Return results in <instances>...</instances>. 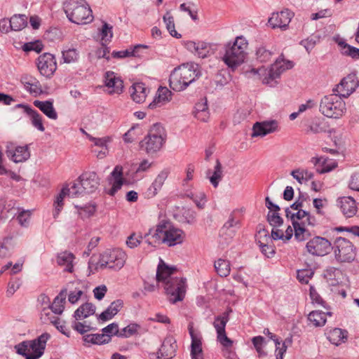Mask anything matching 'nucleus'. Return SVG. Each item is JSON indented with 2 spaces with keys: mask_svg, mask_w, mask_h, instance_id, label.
<instances>
[{
  "mask_svg": "<svg viewBox=\"0 0 359 359\" xmlns=\"http://www.w3.org/2000/svg\"><path fill=\"white\" fill-rule=\"evenodd\" d=\"M319 41L320 37L318 36L312 35L306 39L302 40L300 44L305 48L308 53H310Z\"/></svg>",
  "mask_w": 359,
  "mask_h": 359,
  "instance_id": "obj_59",
  "label": "nucleus"
},
{
  "mask_svg": "<svg viewBox=\"0 0 359 359\" xmlns=\"http://www.w3.org/2000/svg\"><path fill=\"white\" fill-rule=\"evenodd\" d=\"M177 344L175 340L171 338H166L161 348L158 353L161 355L159 358L163 359H170L175 355Z\"/></svg>",
  "mask_w": 359,
  "mask_h": 359,
  "instance_id": "obj_29",
  "label": "nucleus"
},
{
  "mask_svg": "<svg viewBox=\"0 0 359 359\" xmlns=\"http://www.w3.org/2000/svg\"><path fill=\"white\" fill-rule=\"evenodd\" d=\"M6 154L9 159L16 163L26 161L30 157L28 145L15 147L9 143L6 146Z\"/></svg>",
  "mask_w": 359,
  "mask_h": 359,
  "instance_id": "obj_18",
  "label": "nucleus"
},
{
  "mask_svg": "<svg viewBox=\"0 0 359 359\" xmlns=\"http://www.w3.org/2000/svg\"><path fill=\"white\" fill-rule=\"evenodd\" d=\"M236 232L237 231H234L233 229H230L225 225H223V226L220 229L219 236L222 238L224 240V243L226 244H228L235 236Z\"/></svg>",
  "mask_w": 359,
  "mask_h": 359,
  "instance_id": "obj_58",
  "label": "nucleus"
},
{
  "mask_svg": "<svg viewBox=\"0 0 359 359\" xmlns=\"http://www.w3.org/2000/svg\"><path fill=\"white\" fill-rule=\"evenodd\" d=\"M123 306V302L121 299H116L111 303L105 311L99 315L98 319L102 321H107L111 319Z\"/></svg>",
  "mask_w": 359,
  "mask_h": 359,
  "instance_id": "obj_33",
  "label": "nucleus"
},
{
  "mask_svg": "<svg viewBox=\"0 0 359 359\" xmlns=\"http://www.w3.org/2000/svg\"><path fill=\"white\" fill-rule=\"evenodd\" d=\"M177 271L175 266H170L166 264L162 259H160L156 270V280L158 282H164L173 278L171 276Z\"/></svg>",
  "mask_w": 359,
  "mask_h": 359,
  "instance_id": "obj_28",
  "label": "nucleus"
},
{
  "mask_svg": "<svg viewBox=\"0 0 359 359\" xmlns=\"http://www.w3.org/2000/svg\"><path fill=\"white\" fill-rule=\"evenodd\" d=\"M346 110L345 102L337 93L325 95L320 100L319 111L327 118H339Z\"/></svg>",
  "mask_w": 359,
  "mask_h": 359,
  "instance_id": "obj_6",
  "label": "nucleus"
},
{
  "mask_svg": "<svg viewBox=\"0 0 359 359\" xmlns=\"http://www.w3.org/2000/svg\"><path fill=\"white\" fill-rule=\"evenodd\" d=\"M338 45L341 47V52L343 55L350 56L353 59H359V48L350 46L343 41H339Z\"/></svg>",
  "mask_w": 359,
  "mask_h": 359,
  "instance_id": "obj_46",
  "label": "nucleus"
},
{
  "mask_svg": "<svg viewBox=\"0 0 359 359\" xmlns=\"http://www.w3.org/2000/svg\"><path fill=\"white\" fill-rule=\"evenodd\" d=\"M248 46V41L243 36H237L233 41L224 45L222 61L231 70H235L245 62Z\"/></svg>",
  "mask_w": 359,
  "mask_h": 359,
  "instance_id": "obj_3",
  "label": "nucleus"
},
{
  "mask_svg": "<svg viewBox=\"0 0 359 359\" xmlns=\"http://www.w3.org/2000/svg\"><path fill=\"white\" fill-rule=\"evenodd\" d=\"M186 278H170L165 284L168 299L171 304H175L184 299L186 293Z\"/></svg>",
  "mask_w": 359,
  "mask_h": 359,
  "instance_id": "obj_12",
  "label": "nucleus"
},
{
  "mask_svg": "<svg viewBox=\"0 0 359 359\" xmlns=\"http://www.w3.org/2000/svg\"><path fill=\"white\" fill-rule=\"evenodd\" d=\"M327 339L333 344L339 346L344 343L348 338V332L346 330L335 327L329 330L327 333Z\"/></svg>",
  "mask_w": 359,
  "mask_h": 359,
  "instance_id": "obj_31",
  "label": "nucleus"
},
{
  "mask_svg": "<svg viewBox=\"0 0 359 359\" xmlns=\"http://www.w3.org/2000/svg\"><path fill=\"white\" fill-rule=\"evenodd\" d=\"M222 178V165L219 161L217 159L216 165L215 166L213 174L209 177V180L212 185L216 188L218 187L219 182L221 181Z\"/></svg>",
  "mask_w": 359,
  "mask_h": 359,
  "instance_id": "obj_50",
  "label": "nucleus"
},
{
  "mask_svg": "<svg viewBox=\"0 0 359 359\" xmlns=\"http://www.w3.org/2000/svg\"><path fill=\"white\" fill-rule=\"evenodd\" d=\"M195 117L203 122L208 119V111L207 101L198 102L195 106Z\"/></svg>",
  "mask_w": 359,
  "mask_h": 359,
  "instance_id": "obj_45",
  "label": "nucleus"
},
{
  "mask_svg": "<svg viewBox=\"0 0 359 359\" xmlns=\"http://www.w3.org/2000/svg\"><path fill=\"white\" fill-rule=\"evenodd\" d=\"M338 203L341 211L345 217H351L356 214V203L352 197H341L339 199Z\"/></svg>",
  "mask_w": 359,
  "mask_h": 359,
  "instance_id": "obj_27",
  "label": "nucleus"
},
{
  "mask_svg": "<svg viewBox=\"0 0 359 359\" xmlns=\"http://www.w3.org/2000/svg\"><path fill=\"white\" fill-rule=\"evenodd\" d=\"M168 174L169 171L168 169H163L158 173L145 192V196L147 198H151L156 196L158 192L161 189Z\"/></svg>",
  "mask_w": 359,
  "mask_h": 359,
  "instance_id": "obj_25",
  "label": "nucleus"
},
{
  "mask_svg": "<svg viewBox=\"0 0 359 359\" xmlns=\"http://www.w3.org/2000/svg\"><path fill=\"white\" fill-rule=\"evenodd\" d=\"M313 273L311 269H301L297 271V278L300 283L306 284L312 278Z\"/></svg>",
  "mask_w": 359,
  "mask_h": 359,
  "instance_id": "obj_62",
  "label": "nucleus"
},
{
  "mask_svg": "<svg viewBox=\"0 0 359 359\" xmlns=\"http://www.w3.org/2000/svg\"><path fill=\"white\" fill-rule=\"evenodd\" d=\"M291 339H285L283 343L277 340L275 341L276 359H283V355L286 352L287 346L286 343H291Z\"/></svg>",
  "mask_w": 359,
  "mask_h": 359,
  "instance_id": "obj_60",
  "label": "nucleus"
},
{
  "mask_svg": "<svg viewBox=\"0 0 359 359\" xmlns=\"http://www.w3.org/2000/svg\"><path fill=\"white\" fill-rule=\"evenodd\" d=\"M294 66L293 62L290 60H285L281 55L276 62L271 65L269 69H259L257 72H263L264 73H259L262 75V83L264 84L273 86V82L276 83L275 80L280 77V74L287 69H292Z\"/></svg>",
  "mask_w": 359,
  "mask_h": 359,
  "instance_id": "obj_10",
  "label": "nucleus"
},
{
  "mask_svg": "<svg viewBox=\"0 0 359 359\" xmlns=\"http://www.w3.org/2000/svg\"><path fill=\"white\" fill-rule=\"evenodd\" d=\"M269 241L271 237L269 231L264 226H259L256 235V241L262 254L268 258L272 257L275 254L273 246L269 244Z\"/></svg>",
  "mask_w": 359,
  "mask_h": 359,
  "instance_id": "obj_19",
  "label": "nucleus"
},
{
  "mask_svg": "<svg viewBox=\"0 0 359 359\" xmlns=\"http://www.w3.org/2000/svg\"><path fill=\"white\" fill-rule=\"evenodd\" d=\"M75 207L78 209L79 214L82 218L90 217L96 210L95 205L93 204H86L84 206L76 205Z\"/></svg>",
  "mask_w": 359,
  "mask_h": 359,
  "instance_id": "obj_57",
  "label": "nucleus"
},
{
  "mask_svg": "<svg viewBox=\"0 0 359 359\" xmlns=\"http://www.w3.org/2000/svg\"><path fill=\"white\" fill-rule=\"evenodd\" d=\"M293 16L294 13L292 11L285 9L280 12L273 13L269 18L268 22L273 29L280 28L282 30H285Z\"/></svg>",
  "mask_w": 359,
  "mask_h": 359,
  "instance_id": "obj_17",
  "label": "nucleus"
},
{
  "mask_svg": "<svg viewBox=\"0 0 359 359\" xmlns=\"http://www.w3.org/2000/svg\"><path fill=\"white\" fill-rule=\"evenodd\" d=\"M163 20L170 34L176 39L181 38V34L177 33V32L175 30L174 18L169 11H167L166 13L163 15Z\"/></svg>",
  "mask_w": 359,
  "mask_h": 359,
  "instance_id": "obj_44",
  "label": "nucleus"
},
{
  "mask_svg": "<svg viewBox=\"0 0 359 359\" xmlns=\"http://www.w3.org/2000/svg\"><path fill=\"white\" fill-rule=\"evenodd\" d=\"M26 114L29 116L31 124L40 132L45 131L43 124V116L32 107H26Z\"/></svg>",
  "mask_w": 359,
  "mask_h": 359,
  "instance_id": "obj_37",
  "label": "nucleus"
},
{
  "mask_svg": "<svg viewBox=\"0 0 359 359\" xmlns=\"http://www.w3.org/2000/svg\"><path fill=\"white\" fill-rule=\"evenodd\" d=\"M191 339V359H203L202 350V336L199 332H195L192 323L188 326Z\"/></svg>",
  "mask_w": 359,
  "mask_h": 359,
  "instance_id": "obj_20",
  "label": "nucleus"
},
{
  "mask_svg": "<svg viewBox=\"0 0 359 359\" xmlns=\"http://www.w3.org/2000/svg\"><path fill=\"white\" fill-rule=\"evenodd\" d=\"M95 312V306L91 303H86L80 306L75 311L74 317L76 320H82L93 315Z\"/></svg>",
  "mask_w": 359,
  "mask_h": 359,
  "instance_id": "obj_38",
  "label": "nucleus"
},
{
  "mask_svg": "<svg viewBox=\"0 0 359 359\" xmlns=\"http://www.w3.org/2000/svg\"><path fill=\"white\" fill-rule=\"evenodd\" d=\"M166 133L160 123H155L149 130L147 135L140 143V147L148 154L158 151L165 142Z\"/></svg>",
  "mask_w": 359,
  "mask_h": 359,
  "instance_id": "obj_7",
  "label": "nucleus"
},
{
  "mask_svg": "<svg viewBox=\"0 0 359 359\" xmlns=\"http://www.w3.org/2000/svg\"><path fill=\"white\" fill-rule=\"evenodd\" d=\"M149 92V89L145 86L143 83H135L132 86L131 97L137 103L143 102Z\"/></svg>",
  "mask_w": 359,
  "mask_h": 359,
  "instance_id": "obj_34",
  "label": "nucleus"
},
{
  "mask_svg": "<svg viewBox=\"0 0 359 359\" xmlns=\"http://www.w3.org/2000/svg\"><path fill=\"white\" fill-rule=\"evenodd\" d=\"M273 53L266 49V48L264 46H260L257 48L256 50V57L257 60L261 62H266L269 61L271 58Z\"/></svg>",
  "mask_w": 359,
  "mask_h": 359,
  "instance_id": "obj_53",
  "label": "nucleus"
},
{
  "mask_svg": "<svg viewBox=\"0 0 359 359\" xmlns=\"http://www.w3.org/2000/svg\"><path fill=\"white\" fill-rule=\"evenodd\" d=\"M306 251L313 256H325L332 250V243L322 236H314L306 244Z\"/></svg>",
  "mask_w": 359,
  "mask_h": 359,
  "instance_id": "obj_13",
  "label": "nucleus"
},
{
  "mask_svg": "<svg viewBox=\"0 0 359 359\" xmlns=\"http://www.w3.org/2000/svg\"><path fill=\"white\" fill-rule=\"evenodd\" d=\"M27 18L25 15H14L9 20L11 30L20 31L27 26Z\"/></svg>",
  "mask_w": 359,
  "mask_h": 359,
  "instance_id": "obj_41",
  "label": "nucleus"
},
{
  "mask_svg": "<svg viewBox=\"0 0 359 359\" xmlns=\"http://www.w3.org/2000/svg\"><path fill=\"white\" fill-rule=\"evenodd\" d=\"M147 46L144 45H137L133 48H130L126 50H123L120 51H114L112 53V56L115 58H124L130 56L133 57H139V50L141 48H147Z\"/></svg>",
  "mask_w": 359,
  "mask_h": 359,
  "instance_id": "obj_40",
  "label": "nucleus"
},
{
  "mask_svg": "<svg viewBox=\"0 0 359 359\" xmlns=\"http://www.w3.org/2000/svg\"><path fill=\"white\" fill-rule=\"evenodd\" d=\"M20 82L25 89L31 95L36 96L42 94L43 90L40 82L35 77L25 74L21 76Z\"/></svg>",
  "mask_w": 359,
  "mask_h": 359,
  "instance_id": "obj_26",
  "label": "nucleus"
},
{
  "mask_svg": "<svg viewBox=\"0 0 359 359\" xmlns=\"http://www.w3.org/2000/svg\"><path fill=\"white\" fill-rule=\"evenodd\" d=\"M108 180L111 184V187L107 191V193L113 196L119 189H121L124 182L122 167L116 165L111 172Z\"/></svg>",
  "mask_w": 359,
  "mask_h": 359,
  "instance_id": "obj_22",
  "label": "nucleus"
},
{
  "mask_svg": "<svg viewBox=\"0 0 359 359\" xmlns=\"http://www.w3.org/2000/svg\"><path fill=\"white\" fill-rule=\"evenodd\" d=\"M74 255L72 252H62L57 255V263L61 266H64L65 271L72 273L73 271V261Z\"/></svg>",
  "mask_w": 359,
  "mask_h": 359,
  "instance_id": "obj_35",
  "label": "nucleus"
},
{
  "mask_svg": "<svg viewBox=\"0 0 359 359\" xmlns=\"http://www.w3.org/2000/svg\"><path fill=\"white\" fill-rule=\"evenodd\" d=\"M63 7L68 20L73 23L87 24L93 19L92 10L85 0H67Z\"/></svg>",
  "mask_w": 359,
  "mask_h": 359,
  "instance_id": "obj_4",
  "label": "nucleus"
},
{
  "mask_svg": "<svg viewBox=\"0 0 359 359\" xmlns=\"http://www.w3.org/2000/svg\"><path fill=\"white\" fill-rule=\"evenodd\" d=\"M331 316V312H323L320 311H313L308 316V320L316 327L323 326L326 323V316Z\"/></svg>",
  "mask_w": 359,
  "mask_h": 359,
  "instance_id": "obj_39",
  "label": "nucleus"
},
{
  "mask_svg": "<svg viewBox=\"0 0 359 359\" xmlns=\"http://www.w3.org/2000/svg\"><path fill=\"white\" fill-rule=\"evenodd\" d=\"M100 178L95 172H86L79 176L78 182L71 186V196L78 197L84 194H92L100 185Z\"/></svg>",
  "mask_w": 359,
  "mask_h": 359,
  "instance_id": "obj_8",
  "label": "nucleus"
},
{
  "mask_svg": "<svg viewBox=\"0 0 359 359\" xmlns=\"http://www.w3.org/2000/svg\"><path fill=\"white\" fill-rule=\"evenodd\" d=\"M308 215V211L304 210H299L297 212L291 215L292 224L294 231V238L298 241H304L307 240L311 233L309 231L305 228V223H302V221Z\"/></svg>",
  "mask_w": 359,
  "mask_h": 359,
  "instance_id": "obj_15",
  "label": "nucleus"
},
{
  "mask_svg": "<svg viewBox=\"0 0 359 359\" xmlns=\"http://www.w3.org/2000/svg\"><path fill=\"white\" fill-rule=\"evenodd\" d=\"M184 232L178 228L172 226L167 220L160 222L156 229H150L144 234L146 243L154 247L164 243L169 247L181 244L184 238Z\"/></svg>",
  "mask_w": 359,
  "mask_h": 359,
  "instance_id": "obj_1",
  "label": "nucleus"
},
{
  "mask_svg": "<svg viewBox=\"0 0 359 359\" xmlns=\"http://www.w3.org/2000/svg\"><path fill=\"white\" fill-rule=\"evenodd\" d=\"M102 332L106 336V339L108 343L111 341L113 336L119 337L118 325L116 323H112L102 329Z\"/></svg>",
  "mask_w": 359,
  "mask_h": 359,
  "instance_id": "obj_49",
  "label": "nucleus"
},
{
  "mask_svg": "<svg viewBox=\"0 0 359 359\" xmlns=\"http://www.w3.org/2000/svg\"><path fill=\"white\" fill-rule=\"evenodd\" d=\"M278 123L275 120L256 122L252 127V137H264L275 132Z\"/></svg>",
  "mask_w": 359,
  "mask_h": 359,
  "instance_id": "obj_21",
  "label": "nucleus"
},
{
  "mask_svg": "<svg viewBox=\"0 0 359 359\" xmlns=\"http://www.w3.org/2000/svg\"><path fill=\"white\" fill-rule=\"evenodd\" d=\"M186 48L200 58H205L211 54L210 45L205 41H189L185 43Z\"/></svg>",
  "mask_w": 359,
  "mask_h": 359,
  "instance_id": "obj_24",
  "label": "nucleus"
},
{
  "mask_svg": "<svg viewBox=\"0 0 359 359\" xmlns=\"http://www.w3.org/2000/svg\"><path fill=\"white\" fill-rule=\"evenodd\" d=\"M229 320L228 313H222V315L217 316L215 318L213 326L216 330L217 334L224 332L226 325Z\"/></svg>",
  "mask_w": 359,
  "mask_h": 359,
  "instance_id": "obj_48",
  "label": "nucleus"
},
{
  "mask_svg": "<svg viewBox=\"0 0 359 359\" xmlns=\"http://www.w3.org/2000/svg\"><path fill=\"white\" fill-rule=\"evenodd\" d=\"M126 257L125 252L121 249L107 250L100 255L96 268L118 271L124 266Z\"/></svg>",
  "mask_w": 359,
  "mask_h": 359,
  "instance_id": "obj_9",
  "label": "nucleus"
},
{
  "mask_svg": "<svg viewBox=\"0 0 359 359\" xmlns=\"http://www.w3.org/2000/svg\"><path fill=\"white\" fill-rule=\"evenodd\" d=\"M323 125V123L320 118H315L306 129V133L316 134L324 132L325 130Z\"/></svg>",
  "mask_w": 359,
  "mask_h": 359,
  "instance_id": "obj_54",
  "label": "nucleus"
},
{
  "mask_svg": "<svg viewBox=\"0 0 359 359\" xmlns=\"http://www.w3.org/2000/svg\"><path fill=\"white\" fill-rule=\"evenodd\" d=\"M359 86V80L355 73H351L343 78L340 83L332 90L342 98L350 96Z\"/></svg>",
  "mask_w": 359,
  "mask_h": 359,
  "instance_id": "obj_14",
  "label": "nucleus"
},
{
  "mask_svg": "<svg viewBox=\"0 0 359 359\" xmlns=\"http://www.w3.org/2000/svg\"><path fill=\"white\" fill-rule=\"evenodd\" d=\"M214 266L217 274L221 277H226L230 273V263L226 259H218L215 262Z\"/></svg>",
  "mask_w": 359,
  "mask_h": 359,
  "instance_id": "obj_43",
  "label": "nucleus"
},
{
  "mask_svg": "<svg viewBox=\"0 0 359 359\" xmlns=\"http://www.w3.org/2000/svg\"><path fill=\"white\" fill-rule=\"evenodd\" d=\"M104 83L106 86L111 89L109 93L121 94L123 89V82L120 76L111 71H108L104 75Z\"/></svg>",
  "mask_w": 359,
  "mask_h": 359,
  "instance_id": "obj_23",
  "label": "nucleus"
},
{
  "mask_svg": "<svg viewBox=\"0 0 359 359\" xmlns=\"http://www.w3.org/2000/svg\"><path fill=\"white\" fill-rule=\"evenodd\" d=\"M332 250L338 262H351L356 256V248L348 239L338 237L335 239Z\"/></svg>",
  "mask_w": 359,
  "mask_h": 359,
  "instance_id": "obj_11",
  "label": "nucleus"
},
{
  "mask_svg": "<svg viewBox=\"0 0 359 359\" xmlns=\"http://www.w3.org/2000/svg\"><path fill=\"white\" fill-rule=\"evenodd\" d=\"M37 67L41 75L50 78L57 69V62L53 54L45 53L38 58Z\"/></svg>",
  "mask_w": 359,
  "mask_h": 359,
  "instance_id": "obj_16",
  "label": "nucleus"
},
{
  "mask_svg": "<svg viewBox=\"0 0 359 359\" xmlns=\"http://www.w3.org/2000/svg\"><path fill=\"white\" fill-rule=\"evenodd\" d=\"M62 60L65 63H72L78 60L79 53L76 48H68L62 51Z\"/></svg>",
  "mask_w": 359,
  "mask_h": 359,
  "instance_id": "obj_51",
  "label": "nucleus"
},
{
  "mask_svg": "<svg viewBox=\"0 0 359 359\" xmlns=\"http://www.w3.org/2000/svg\"><path fill=\"white\" fill-rule=\"evenodd\" d=\"M72 187L70 188L63 187L60 192V194L56 196L55 201L54 202L55 205V212L53 214L54 217L57 216L63 208V200L64 198L67 196H71Z\"/></svg>",
  "mask_w": 359,
  "mask_h": 359,
  "instance_id": "obj_42",
  "label": "nucleus"
},
{
  "mask_svg": "<svg viewBox=\"0 0 359 359\" xmlns=\"http://www.w3.org/2000/svg\"><path fill=\"white\" fill-rule=\"evenodd\" d=\"M237 212H238V210H234L230 214L228 220L224 224L227 227L233 229L236 231H237L241 227V220L236 216V213Z\"/></svg>",
  "mask_w": 359,
  "mask_h": 359,
  "instance_id": "obj_56",
  "label": "nucleus"
},
{
  "mask_svg": "<svg viewBox=\"0 0 359 359\" xmlns=\"http://www.w3.org/2000/svg\"><path fill=\"white\" fill-rule=\"evenodd\" d=\"M33 104L39 109L48 118L56 120L57 113L53 107V101L48 100L46 101L34 100Z\"/></svg>",
  "mask_w": 359,
  "mask_h": 359,
  "instance_id": "obj_30",
  "label": "nucleus"
},
{
  "mask_svg": "<svg viewBox=\"0 0 359 359\" xmlns=\"http://www.w3.org/2000/svg\"><path fill=\"white\" fill-rule=\"evenodd\" d=\"M100 34L101 36V45L109 43L113 36L112 27L104 22L100 29Z\"/></svg>",
  "mask_w": 359,
  "mask_h": 359,
  "instance_id": "obj_52",
  "label": "nucleus"
},
{
  "mask_svg": "<svg viewBox=\"0 0 359 359\" xmlns=\"http://www.w3.org/2000/svg\"><path fill=\"white\" fill-rule=\"evenodd\" d=\"M201 76L200 67L196 63H187L175 68L169 78L170 87L175 91H182Z\"/></svg>",
  "mask_w": 359,
  "mask_h": 359,
  "instance_id": "obj_2",
  "label": "nucleus"
},
{
  "mask_svg": "<svg viewBox=\"0 0 359 359\" xmlns=\"http://www.w3.org/2000/svg\"><path fill=\"white\" fill-rule=\"evenodd\" d=\"M172 92L167 88H160L158 90V95L156 96L154 100L149 104V109H155L158 107H161L166 102L171 100Z\"/></svg>",
  "mask_w": 359,
  "mask_h": 359,
  "instance_id": "obj_32",
  "label": "nucleus"
},
{
  "mask_svg": "<svg viewBox=\"0 0 359 359\" xmlns=\"http://www.w3.org/2000/svg\"><path fill=\"white\" fill-rule=\"evenodd\" d=\"M43 46L39 41L36 42H29L23 45L22 48L25 52L34 50L36 53H40L43 50Z\"/></svg>",
  "mask_w": 359,
  "mask_h": 359,
  "instance_id": "obj_63",
  "label": "nucleus"
},
{
  "mask_svg": "<svg viewBox=\"0 0 359 359\" xmlns=\"http://www.w3.org/2000/svg\"><path fill=\"white\" fill-rule=\"evenodd\" d=\"M67 289H62L58 295H57L52 304L49 305L51 311L54 314L60 315L62 313L65 309V303L67 296Z\"/></svg>",
  "mask_w": 359,
  "mask_h": 359,
  "instance_id": "obj_36",
  "label": "nucleus"
},
{
  "mask_svg": "<svg viewBox=\"0 0 359 359\" xmlns=\"http://www.w3.org/2000/svg\"><path fill=\"white\" fill-rule=\"evenodd\" d=\"M50 338V334L44 332L34 339L23 341L16 344L14 349L18 354L25 356L26 359H38L43 355L46 343Z\"/></svg>",
  "mask_w": 359,
  "mask_h": 359,
  "instance_id": "obj_5",
  "label": "nucleus"
},
{
  "mask_svg": "<svg viewBox=\"0 0 359 359\" xmlns=\"http://www.w3.org/2000/svg\"><path fill=\"white\" fill-rule=\"evenodd\" d=\"M182 217L188 224H194L196 222V212L191 209L187 208L183 210Z\"/></svg>",
  "mask_w": 359,
  "mask_h": 359,
  "instance_id": "obj_64",
  "label": "nucleus"
},
{
  "mask_svg": "<svg viewBox=\"0 0 359 359\" xmlns=\"http://www.w3.org/2000/svg\"><path fill=\"white\" fill-rule=\"evenodd\" d=\"M83 339L86 343H90L92 344L102 345L108 344L106 336L101 334H88L83 337Z\"/></svg>",
  "mask_w": 359,
  "mask_h": 359,
  "instance_id": "obj_47",
  "label": "nucleus"
},
{
  "mask_svg": "<svg viewBox=\"0 0 359 359\" xmlns=\"http://www.w3.org/2000/svg\"><path fill=\"white\" fill-rule=\"evenodd\" d=\"M267 221L273 226H280L283 224V219L278 212H269Z\"/></svg>",
  "mask_w": 359,
  "mask_h": 359,
  "instance_id": "obj_61",
  "label": "nucleus"
},
{
  "mask_svg": "<svg viewBox=\"0 0 359 359\" xmlns=\"http://www.w3.org/2000/svg\"><path fill=\"white\" fill-rule=\"evenodd\" d=\"M140 328V325L137 323H131L128 326L123 328L121 331L119 330V337L128 338L131 336L136 334L137 330Z\"/></svg>",
  "mask_w": 359,
  "mask_h": 359,
  "instance_id": "obj_55",
  "label": "nucleus"
}]
</instances>
